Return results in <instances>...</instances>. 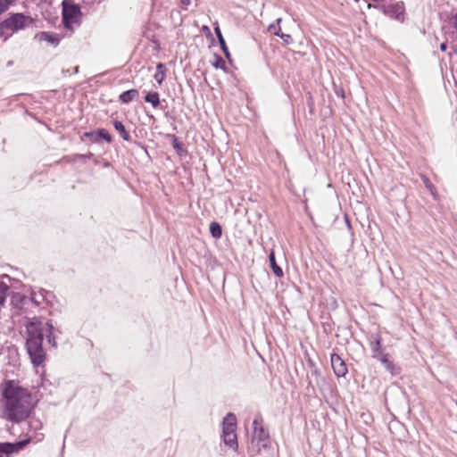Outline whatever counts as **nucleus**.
<instances>
[{
	"mask_svg": "<svg viewBox=\"0 0 457 457\" xmlns=\"http://www.w3.org/2000/svg\"><path fill=\"white\" fill-rule=\"evenodd\" d=\"M172 145L173 147L177 150V152L179 154H180L181 152H183V147H182V145L181 143L179 142L178 138L176 137H173V142H172Z\"/></svg>",
	"mask_w": 457,
	"mask_h": 457,
	"instance_id": "bb28decb",
	"label": "nucleus"
},
{
	"mask_svg": "<svg viewBox=\"0 0 457 457\" xmlns=\"http://www.w3.org/2000/svg\"><path fill=\"white\" fill-rule=\"evenodd\" d=\"M30 429H33L34 431L40 430L43 427V424L39 419L37 418H31L29 422Z\"/></svg>",
	"mask_w": 457,
	"mask_h": 457,
	"instance_id": "b1692460",
	"label": "nucleus"
},
{
	"mask_svg": "<svg viewBox=\"0 0 457 457\" xmlns=\"http://www.w3.org/2000/svg\"><path fill=\"white\" fill-rule=\"evenodd\" d=\"M54 295L52 292L44 289H32L29 302L33 303L37 306H43L44 303L51 304Z\"/></svg>",
	"mask_w": 457,
	"mask_h": 457,
	"instance_id": "39448f33",
	"label": "nucleus"
},
{
	"mask_svg": "<svg viewBox=\"0 0 457 457\" xmlns=\"http://www.w3.org/2000/svg\"><path fill=\"white\" fill-rule=\"evenodd\" d=\"M62 7V24L65 29L73 30L75 27L80 24V8L78 4H75L69 0H63Z\"/></svg>",
	"mask_w": 457,
	"mask_h": 457,
	"instance_id": "7ed1b4c3",
	"label": "nucleus"
},
{
	"mask_svg": "<svg viewBox=\"0 0 457 457\" xmlns=\"http://www.w3.org/2000/svg\"><path fill=\"white\" fill-rule=\"evenodd\" d=\"M270 441L250 442L248 445V453L251 457H254L258 454H262L269 449Z\"/></svg>",
	"mask_w": 457,
	"mask_h": 457,
	"instance_id": "ddd939ff",
	"label": "nucleus"
},
{
	"mask_svg": "<svg viewBox=\"0 0 457 457\" xmlns=\"http://www.w3.org/2000/svg\"><path fill=\"white\" fill-rule=\"evenodd\" d=\"M162 68H163V64H162V63H158V65H157V69H158V70H161V69H162Z\"/></svg>",
	"mask_w": 457,
	"mask_h": 457,
	"instance_id": "c9c22d12",
	"label": "nucleus"
},
{
	"mask_svg": "<svg viewBox=\"0 0 457 457\" xmlns=\"http://www.w3.org/2000/svg\"><path fill=\"white\" fill-rule=\"evenodd\" d=\"M455 27L457 28V21L455 22Z\"/></svg>",
	"mask_w": 457,
	"mask_h": 457,
	"instance_id": "e433bc0d",
	"label": "nucleus"
},
{
	"mask_svg": "<svg viewBox=\"0 0 457 457\" xmlns=\"http://www.w3.org/2000/svg\"><path fill=\"white\" fill-rule=\"evenodd\" d=\"M11 303L15 308L22 309L29 303V298L21 293H13Z\"/></svg>",
	"mask_w": 457,
	"mask_h": 457,
	"instance_id": "2eb2a0df",
	"label": "nucleus"
},
{
	"mask_svg": "<svg viewBox=\"0 0 457 457\" xmlns=\"http://www.w3.org/2000/svg\"><path fill=\"white\" fill-rule=\"evenodd\" d=\"M46 337L47 343L54 348H57V346H58L57 341L62 333L61 328L55 327L53 324L52 320L46 321Z\"/></svg>",
	"mask_w": 457,
	"mask_h": 457,
	"instance_id": "6e6552de",
	"label": "nucleus"
},
{
	"mask_svg": "<svg viewBox=\"0 0 457 457\" xmlns=\"http://www.w3.org/2000/svg\"><path fill=\"white\" fill-rule=\"evenodd\" d=\"M29 440H21L14 444L0 443V457H9L13 453H18L29 443Z\"/></svg>",
	"mask_w": 457,
	"mask_h": 457,
	"instance_id": "0eeeda50",
	"label": "nucleus"
},
{
	"mask_svg": "<svg viewBox=\"0 0 457 457\" xmlns=\"http://www.w3.org/2000/svg\"><path fill=\"white\" fill-rule=\"evenodd\" d=\"M253 431L251 438V442H262L270 441L269 432L262 425V419L255 418L253 422Z\"/></svg>",
	"mask_w": 457,
	"mask_h": 457,
	"instance_id": "423d86ee",
	"label": "nucleus"
},
{
	"mask_svg": "<svg viewBox=\"0 0 457 457\" xmlns=\"http://www.w3.org/2000/svg\"><path fill=\"white\" fill-rule=\"evenodd\" d=\"M138 97L139 92L137 89H129L121 93L119 96V100L123 104H129L138 99Z\"/></svg>",
	"mask_w": 457,
	"mask_h": 457,
	"instance_id": "dca6fc26",
	"label": "nucleus"
},
{
	"mask_svg": "<svg viewBox=\"0 0 457 457\" xmlns=\"http://www.w3.org/2000/svg\"><path fill=\"white\" fill-rule=\"evenodd\" d=\"M4 413L7 420L20 422L29 417L35 403L31 392L14 380H7L3 386Z\"/></svg>",
	"mask_w": 457,
	"mask_h": 457,
	"instance_id": "f257e3e1",
	"label": "nucleus"
},
{
	"mask_svg": "<svg viewBox=\"0 0 457 457\" xmlns=\"http://www.w3.org/2000/svg\"><path fill=\"white\" fill-rule=\"evenodd\" d=\"M280 21H281V19H280V18H278V19L277 20V24H271V25H270V27H269V30H270L271 33H273L274 35H276V36H279V34H278V31H277V30H281V28H280V26H279Z\"/></svg>",
	"mask_w": 457,
	"mask_h": 457,
	"instance_id": "a878e982",
	"label": "nucleus"
},
{
	"mask_svg": "<svg viewBox=\"0 0 457 457\" xmlns=\"http://www.w3.org/2000/svg\"><path fill=\"white\" fill-rule=\"evenodd\" d=\"M384 13L397 21H403L404 16V6L403 3H395L383 6Z\"/></svg>",
	"mask_w": 457,
	"mask_h": 457,
	"instance_id": "1a4fd4ad",
	"label": "nucleus"
},
{
	"mask_svg": "<svg viewBox=\"0 0 457 457\" xmlns=\"http://www.w3.org/2000/svg\"><path fill=\"white\" fill-rule=\"evenodd\" d=\"M83 138H89L92 142H99L104 139L110 143L112 141V136L104 129H99L96 131L85 132L82 136Z\"/></svg>",
	"mask_w": 457,
	"mask_h": 457,
	"instance_id": "9b49d317",
	"label": "nucleus"
},
{
	"mask_svg": "<svg viewBox=\"0 0 457 457\" xmlns=\"http://www.w3.org/2000/svg\"><path fill=\"white\" fill-rule=\"evenodd\" d=\"M269 262L272 269L273 273L278 278H281L284 275L282 269L277 264L274 252H271L269 255Z\"/></svg>",
	"mask_w": 457,
	"mask_h": 457,
	"instance_id": "6ab92c4d",
	"label": "nucleus"
},
{
	"mask_svg": "<svg viewBox=\"0 0 457 457\" xmlns=\"http://www.w3.org/2000/svg\"><path fill=\"white\" fill-rule=\"evenodd\" d=\"M210 233L213 238H220L222 235L221 226L218 222L212 221L210 224Z\"/></svg>",
	"mask_w": 457,
	"mask_h": 457,
	"instance_id": "5701e85b",
	"label": "nucleus"
},
{
	"mask_svg": "<svg viewBox=\"0 0 457 457\" xmlns=\"http://www.w3.org/2000/svg\"><path fill=\"white\" fill-rule=\"evenodd\" d=\"M191 3H192V1H191V0H180V4H181L185 9H187V7L188 5H190V4H191Z\"/></svg>",
	"mask_w": 457,
	"mask_h": 457,
	"instance_id": "2f4dec72",
	"label": "nucleus"
},
{
	"mask_svg": "<svg viewBox=\"0 0 457 457\" xmlns=\"http://www.w3.org/2000/svg\"><path fill=\"white\" fill-rule=\"evenodd\" d=\"M379 361L385 366L386 370H388L391 374H395V365L393 361H391L388 354L382 353L379 357Z\"/></svg>",
	"mask_w": 457,
	"mask_h": 457,
	"instance_id": "412c9836",
	"label": "nucleus"
},
{
	"mask_svg": "<svg viewBox=\"0 0 457 457\" xmlns=\"http://www.w3.org/2000/svg\"><path fill=\"white\" fill-rule=\"evenodd\" d=\"M223 442L226 445L229 446L233 450H237L238 448V443H237V434H228V435H222Z\"/></svg>",
	"mask_w": 457,
	"mask_h": 457,
	"instance_id": "f3484780",
	"label": "nucleus"
},
{
	"mask_svg": "<svg viewBox=\"0 0 457 457\" xmlns=\"http://www.w3.org/2000/svg\"><path fill=\"white\" fill-rule=\"evenodd\" d=\"M446 49H447V45H446V43H442V44L440 45V50L444 52V51H445Z\"/></svg>",
	"mask_w": 457,
	"mask_h": 457,
	"instance_id": "f704fd0d",
	"label": "nucleus"
},
{
	"mask_svg": "<svg viewBox=\"0 0 457 457\" xmlns=\"http://www.w3.org/2000/svg\"><path fill=\"white\" fill-rule=\"evenodd\" d=\"M225 65H226V64H225L224 60H223L221 57H220V56H218V55H217V56H216V62L213 63V66H214L215 68H221V69H224V68H225Z\"/></svg>",
	"mask_w": 457,
	"mask_h": 457,
	"instance_id": "cd10ccee",
	"label": "nucleus"
},
{
	"mask_svg": "<svg viewBox=\"0 0 457 457\" xmlns=\"http://www.w3.org/2000/svg\"><path fill=\"white\" fill-rule=\"evenodd\" d=\"M154 79L155 80L161 84L164 79V75L162 73H159L157 72L155 75H154Z\"/></svg>",
	"mask_w": 457,
	"mask_h": 457,
	"instance_id": "c756f323",
	"label": "nucleus"
},
{
	"mask_svg": "<svg viewBox=\"0 0 457 457\" xmlns=\"http://www.w3.org/2000/svg\"><path fill=\"white\" fill-rule=\"evenodd\" d=\"M422 179H423V182L426 186V187L432 193H433V185L432 183L429 181V179L427 178V177H422Z\"/></svg>",
	"mask_w": 457,
	"mask_h": 457,
	"instance_id": "c85d7f7f",
	"label": "nucleus"
},
{
	"mask_svg": "<svg viewBox=\"0 0 457 457\" xmlns=\"http://www.w3.org/2000/svg\"><path fill=\"white\" fill-rule=\"evenodd\" d=\"M145 101L151 104L154 108L160 104V97L157 92H148L145 96Z\"/></svg>",
	"mask_w": 457,
	"mask_h": 457,
	"instance_id": "4be33fe9",
	"label": "nucleus"
},
{
	"mask_svg": "<svg viewBox=\"0 0 457 457\" xmlns=\"http://www.w3.org/2000/svg\"><path fill=\"white\" fill-rule=\"evenodd\" d=\"M330 362L335 375L338 378L345 377L347 372V366L344 360L337 353H332Z\"/></svg>",
	"mask_w": 457,
	"mask_h": 457,
	"instance_id": "9d476101",
	"label": "nucleus"
},
{
	"mask_svg": "<svg viewBox=\"0 0 457 457\" xmlns=\"http://www.w3.org/2000/svg\"><path fill=\"white\" fill-rule=\"evenodd\" d=\"M278 37H281L282 39H284L286 42H287V38H289V37H290V36H289V35H287V34H284V33L279 34V36H278Z\"/></svg>",
	"mask_w": 457,
	"mask_h": 457,
	"instance_id": "72a5a7b5",
	"label": "nucleus"
},
{
	"mask_svg": "<svg viewBox=\"0 0 457 457\" xmlns=\"http://www.w3.org/2000/svg\"><path fill=\"white\" fill-rule=\"evenodd\" d=\"M37 37L39 41H46L54 46H57L61 41V37L57 34L48 31H43Z\"/></svg>",
	"mask_w": 457,
	"mask_h": 457,
	"instance_id": "4468645a",
	"label": "nucleus"
},
{
	"mask_svg": "<svg viewBox=\"0 0 457 457\" xmlns=\"http://www.w3.org/2000/svg\"><path fill=\"white\" fill-rule=\"evenodd\" d=\"M214 31H215V34L218 37V40H219V43H220V48L222 50V52L224 53L225 56L227 58H229L230 57V54H229V51H228V48L226 45V42H225V39L223 38V36L221 34V31L219 27H216L214 29Z\"/></svg>",
	"mask_w": 457,
	"mask_h": 457,
	"instance_id": "aec40b11",
	"label": "nucleus"
},
{
	"mask_svg": "<svg viewBox=\"0 0 457 457\" xmlns=\"http://www.w3.org/2000/svg\"><path fill=\"white\" fill-rule=\"evenodd\" d=\"M44 333L40 329H28L26 348L30 361L35 368L43 366L46 361V352L43 348Z\"/></svg>",
	"mask_w": 457,
	"mask_h": 457,
	"instance_id": "f03ea898",
	"label": "nucleus"
},
{
	"mask_svg": "<svg viewBox=\"0 0 457 457\" xmlns=\"http://www.w3.org/2000/svg\"><path fill=\"white\" fill-rule=\"evenodd\" d=\"M29 18L22 13H13L0 23L1 35L12 34L24 29Z\"/></svg>",
	"mask_w": 457,
	"mask_h": 457,
	"instance_id": "20e7f679",
	"label": "nucleus"
},
{
	"mask_svg": "<svg viewBox=\"0 0 457 457\" xmlns=\"http://www.w3.org/2000/svg\"><path fill=\"white\" fill-rule=\"evenodd\" d=\"M15 0H0V14L5 12Z\"/></svg>",
	"mask_w": 457,
	"mask_h": 457,
	"instance_id": "393cba45",
	"label": "nucleus"
},
{
	"mask_svg": "<svg viewBox=\"0 0 457 457\" xmlns=\"http://www.w3.org/2000/svg\"><path fill=\"white\" fill-rule=\"evenodd\" d=\"M113 127L116 129V131L120 134V136L122 137L125 141H130V135L126 130L125 126L123 123L120 120H114L113 121Z\"/></svg>",
	"mask_w": 457,
	"mask_h": 457,
	"instance_id": "a211bd4d",
	"label": "nucleus"
},
{
	"mask_svg": "<svg viewBox=\"0 0 457 457\" xmlns=\"http://www.w3.org/2000/svg\"><path fill=\"white\" fill-rule=\"evenodd\" d=\"M373 351L375 353L380 352V340L379 339H376L375 347L373 348Z\"/></svg>",
	"mask_w": 457,
	"mask_h": 457,
	"instance_id": "7c9ffc66",
	"label": "nucleus"
},
{
	"mask_svg": "<svg viewBox=\"0 0 457 457\" xmlns=\"http://www.w3.org/2000/svg\"><path fill=\"white\" fill-rule=\"evenodd\" d=\"M92 156H93V154L91 153H89L88 154H78L77 158L86 159V158H91Z\"/></svg>",
	"mask_w": 457,
	"mask_h": 457,
	"instance_id": "473e14b6",
	"label": "nucleus"
},
{
	"mask_svg": "<svg viewBox=\"0 0 457 457\" xmlns=\"http://www.w3.org/2000/svg\"><path fill=\"white\" fill-rule=\"evenodd\" d=\"M237 427L236 416L229 412L228 413L222 421V435L235 434Z\"/></svg>",
	"mask_w": 457,
	"mask_h": 457,
	"instance_id": "f8f14e48",
	"label": "nucleus"
}]
</instances>
